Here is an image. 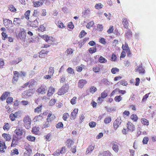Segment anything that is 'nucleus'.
I'll return each instance as SVG.
<instances>
[{
  "label": "nucleus",
  "mask_w": 156,
  "mask_h": 156,
  "mask_svg": "<svg viewBox=\"0 0 156 156\" xmlns=\"http://www.w3.org/2000/svg\"><path fill=\"white\" fill-rule=\"evenodd\" d=\"M94 24V23L93 21H91L88 23L86 25L87 28L90 29L91 27Z\"/></svg>",
  "instance_id": "bf43d9fd"
},
{
  "label": "nucleus",
  "mask_w": 156,
  "mask_h": 156,
  "mask_svg": "<svg viewBox=\"0 0 156 156\" xmlns=\"http://www.w3.org/2000/svg\"><path fill=\"white\" fill-rule=\"evenodd\" d=\"M101 97L102 98H105L108 96V94L105 91H104L101 94Z\"/></svg>",
  "instance_id": "69168bd1"
},
{
  "label": "nucleus",
  "mask_w": 156,
  "mask_h": 156,
  "mask_svg": "<svg viewBox=\"0 0 156 156\" xmlns=\"http://www.w3.org/2000/svg\"><path fill=\"white\" fill-rule=\"evenodd\" d=\"M23 126L26 129H29L30 128L32 121L29 115H25L23 118Z\"/></svg>",
  "instance_id": "f257e3e1"
},
{
  "label": "nucleus",
  "mask_w": 156,
  "mask_h": 156,
  "mask_svg": "<svg viewBox=\"0 0 156 156\" xmlns=\"http://www.w3.org/2000/svg\"><path fill=\"white\" fill-rule=\"evenodd\" d=\"M113 150L116 152H117L119 150V147L117 144H114L112 147Z\"/></svg>",
  "instance_id": "5fc2aeb1"
},
{
  "label": "nucleus",
  "mask_w": 156,
  "mask_h": 156,
  "mask_svg": "<svg viewBox=\"0 0 156 156\" xmlns=\"http://www.w3.org/2000/svg\"><path fill=\"white\" fill-rule=\"evenodd\" d=\"M33 5L34 7H38L43 4V1H33Z\"/></svg>",
  "instance_id": "f3484780"
},
{
  "label": "nucleus",
  "mask_w": 156,
  "mask_h": 156,
  "mask_svg": "<svg viewBox=\"0 0 156 156\" xmlns=\"http://www.w3.org/2000/svg\"><path fill=\"white\" fill-rule=\"evenodd\" d=\"M141 122L144 125L148 126L149 124L148 120L146 119L142 118L141 119Z\"/></svg>",
  "instance_id": "c85d7f7f"
},
{
  "label": "nucleus",
  "mask_w": 156,
  "mask_h": 156,
  "mask_svg": "<svg viewBox=\"0 0 156 156\" xmlns=\"http://www.w3.org/2000/svg\"><path fill=\"white\" fill-rule=\"evenodd\" d=\"M66 143L67 147L70 148L74 144V142L71 139L69 138L66 140Z\"/></svg>",
  "instance_id": "aec40b11"
},
{
  "label": "nucleus",
  "mask_w": 156,
  "mask_h": 156,
  "mask_svg": "<svg viewBox=\"0 0 156 156\" xmlns=\"http://www.w3.org/2000/svg\"><path fill=\"white\" fill-rule=\"evenodd\" d=\"M130 118L133 122H136L138 119L137 115L135 114H133L130 116Z\"/></svg>",
  "instance_id": "f704fd0d"
},
{
  "label": "nucleus",
  "mask_w": 156,
  "mask_h": 156,
  "mask_svg": "<svg viewBox=\"0 0 156 156\" xmlns=\"http://www.w3.org/2000/svg\"><path fill=\"white\" fill-rule=\"evenodd\" d=\"M50 122L48 120H46V121L44 122L43 124L44 128H47L50 125Z\"/></svg>",
  "instance_id": "49530a36"
},
{
  "label": "nucleus",
  "mask_w": 156,
  "mask_h": 156,
  "mask_svg": "<svg viewBox=\"0 0 156 156\" xmlns=\"http://www.w3.org/2000/svg\"><path fill=\"white\" fill-rule=\"evenodd\" d=\"M57 25L58 27L61 29H63L66 26L61 21H59L58 22Z\"/></svg>",
  "instance_id": "cd10ccee"
},
{
  "label": "nucleus",
  "mask_w": 156,
  "mask_h": 156,
  "mask_svg": "<svg viewBox=\"0 0 156 156\" xmlns=\"http://www.w3.org/2000/svg\"><path fill=\"white\" fill-rule=\"evenodd\" d=\"M127 127L129 131L133 132L135 129V126L130 122H128L126 124Z\"/></svg>",
  "instance_id": "6e6552de"
},
{
  "label": "nucleus",
  "mask_w": 156,
  "mask_h": 156,
  "mask_svg": "<svg viewBox=\"0 0 156 156\" xmlns=\"http://www.w3.org/2000/svg\"><path fill=\"white\" fill-rule=\"evenodd\" d=\"M67 26L71 30L73 29L74 27V25L72 22L69 23Z\"/></svg>",
  "instance_id": "052dcab7"
},
{
  "label": "nucleus",
  "mask_w": 156,
  "mask_h": 156,
  "mask_svg": "<svg viewBox=\"0 0 156 156\" xmlns=\"http://www.w3.org/2000/svg\"><path fill=\"white\" fill-rule=\"evenodd\" d=\"M42 104H41L35 108L34 112L35 113H39L41 112L42 110Z\"/></svg>",
  "instance_id": "b1692460"
},
{
  "label": "nucleus",
  "mask_w": 156,
  "mask_h": 156,
  "mask_svg": "<svg viewBox=\"0 0 156 156\" xmlns=\"http://www.w3.org/2000/svg\"><path fill=\"white\" fill-rule=\"evenodd\" d=\"M31 131L32 133L35 135H38L40 134V128L38 126H35L32 128Z\"/></svg>",
  "instance_id": "9b49d317"
},
{
  "label": "nucleus",
  "mask_w": 156,
  "mask_h": 156,
  "mask_svg": "<svg viewBox=\"0 0 156 156\" xmlns=\"http://www.w3.org/2000/svg\"><path fill=\"white\" fill-rule=\"evenodd\" d=\"M99 62L101 63H105L107 62V60L103 56H101L98 59Z\"/></svg>",
  "instance_id": "2f4dec72"
},
{
  "label": "nucleus",
  "mask_w": 156,
  "mask_h": 156,
  "mask_svg": "<svg viewBox=\"0 0 156 156\" xmlns=\"http://www.w3.org/2000/svg\"><path fill=\"white\" fill-rule=\"evenodd\" d=\"M54 72V69L53 67H51L49 68L48 73L52 76Z\"/></svg>",
  "instance_id": "79ce46f5"
},
{
  "label": "nucleus",
  "mask_w": 156,
  "mask_h": 156,
  "mask_svg": "<svg viewBox=\"0 0 156 156\" xmlns=\"http://www.w3.org/2000/svg\"><path fill=\"white\" fill-rule=\"evenodd\" d=\"M78 109V108H75L73 111L71 112V116L72 119H74L76 118L77 114Z\"/></svg>",
  "instance_id": "2eb2a0df"
},
{
  "label": "nucleus",
  "mask_w": 156,
  "mask_h": 156,
  "mask_svg": "<svg viewBox=\"0 0 156 156\" xmlns=\"http://www.w3.org/2000/svg\"><path fill=\"white\" fill-rule=\"evenodd\" d=\"M20 139L17 136L13 137L12 140V143L11 146V147H15L17 145V142Z\"/></svg>",
  "instance_id": "4468645a"
},
{
  "label": "nucleus",
  "mask_w": 156,
  "mask_h": 156,
  "mask_svg": "<svg viewBox=\"0 0 156 156\" xmlns=\"http://www.w3.org/2000/svg\"><path fill=\"white\" fill-rule=\"evenodd\" d=\"M148 138L147 136L144 137L143 140L142 142L144 144H147L148 142Z\"/></svg>",
  "instance_id": "13d9d810"
},
{
  "label": "nucleus",
  "mask_w": 156,
  "mask_h": 156,
  "mask_svg": "<svg viewBox=\"0 0 156 156\" xmlns=\"http://www.w3.org/2000/svg\"><path fill=\"white\" fill-rule=\"evenodd\" d=\"M55 91V89L52 86H50L49 87L48 92L47 93V96L50 97L52 96L54 93Z\"/></svg>",
  "instance_id": "ddd939ff"
},
{
  "label": "nucleus",
  "mask_w": 156,
  "mask_h": 156,
  "mask_svg": "<svg viewBox=\"0 0 156 156\" xmlns=\"http://www.w3.org/2000/svg\"><path fill=\"white\" fill-rule=\"evenodd\" d=\"M22 113L20 111L16 112L14 113H11L9 115V118L12 121H14L16 120L17 118H19L21 116Z\"/></svg>",
  "instance_id": "39448f33"
},
{
  "label": "nucleus",
  "mask_w": 156,
  "mask_h": 156,
  "mask_svg": "<svg viewBox=\"0 0 156 156\" xmlns=\"http://www.w3.org/2000/svg\"><path fill=\"white\" fill-rule=\"evenodd\" d=\"M41 37L47 42L50 40L51 38L50 37L48 36V35L46 34L42 35L41 36Z\"/></svg>",
  "instance_id": "a878e982"
},
{
  "label": "nucleus",
  "mask_w": 156,
  "mask_h": 156,
  "mask_svg": "<svg viewBox=\"0 0 156 156\" xmlns=\"http://www.w3.org/2000/svg\"><path fill=\"white\" fill-rule=\"evenodd\" d=\"M11 154L12 155H14L15 154L17 155L19 154L18 150L17 149L15 148L11 151Z\"/></svg>",
  "instance_id": "c03bdc74"
},
{
  "label": "nucleus",
  "mask_w": 156,
  "mask_h": 156,
  "mask_svg": "<svg viewBox=\"0 0 156 156\" xmlns=\"http://www.w3.org/2000/svg\"><path fill=\"white\" fill-rule=\"evenodd\" d=\"M103 7V5L101 3L96 4L95 5V8L97 9H102Z\"/></svg>",
  "instance_id": "58836bf2"
},
{
  "label": "nucleus",
  "mask_w": 156,
  "mask_h": 156,
  "mask_svg": "<svg viewBox=\"0 0 156 156\" xmlns=\"http://www.w3.org/2000/svg\"><path fill=\"white\" fill-rule=\"evenodd\" d=\"M122 23L124 27L126 29H128L129 22L127 19L126 18H123L122 19Z\"/></svg>",
  "instance_id": "6ab92c4d"
},
{
  "label": "nucleus",
  "mask_w": 156,
  "mask_h": 156,
  "mask_svg": "<svg viewBox=\"0 0 156 156\" xmlns=\"http://www.w3.org/2000/svg\"><path fill=\"white\" fill-rule=\"evenodd\" d=\"M9 9L10 11L12 12H15L16 11V9L12 5H9Z\"/></svg>",
  "instance_id": "8fccbe9b"
},
{
  "label": "nucleus",
  "mask_w": 156,
  "mask_h": 156,
  "mask_svg": "<svg viewBox=\"0 0 156 156\" xmlns=\"http://www.w3.org/2000/svg\"><path fill=\"white\" fill-rule=\"evenodd\" d=\"M3 23L5 26L9 30H11V28L13 26L12 21L8 19H4Z\"/></svg>",
  "instance_id": "423d86ee"
},
{
  "label": "nucleus",
  "mask_w": 156,
  "mask_h": 156,
  "mask_svg": "<svg viewBox=\"0 0 156 156\" xmlns=\"http://www.w3.org/2000/svg\"><path fill=\"white\" fill-rule=\"evenodd\" d=\"M3 128L4 130L8 131L10 128V126L9 124L8 123L5 122L3 127Z\"/></svg>",
  "instance_id": "72a5a7b5"
},
{
  "label": "nucleus",
  "mask_w": 156,
  "mask_h": 156,
  "mask_svg": "<svg viewBox=\"0 0 156 156\" xmlns=\"http://www.w3.org/2000/svg\"><path fill=\"white\" fill-rule=\"evenodd\" d=\"M14 133L16 135L20 137L19 139L22 138V136L23 134H25L26 132L25 129L22 127L19 126L17 127L16 129L14 131Z\"/></svg>",
  "instance_id": "7ed1b4c3"
},
{
  "label": "nucleus",
  "mask_w": 156,
  "mask_h": 156,
  "mask_svg": "<svg viewBox=\"0 0 156 156\" xmlns=\"http://www.w3.org/2000/svg\"><path fill=\"white\" fill-rule=\"evenodd\" d=\"M45 30L46 28L43 25H41L38 28V30L41 32H43L45 31Z\"/></svg>",
  "instance_id": "603ef678"
},
{
  "label": "nucleus",
  "mask_w": 156,
  "mask_h": 156,
  "mask_svg": "<svg viewBox=\"0 0 156 156\" xmlns=\"http://www.w3.org/2000/svg\"><path fill=\"white\" fill-rule=\"evenodd\" d=\"M122 98L120 95L117 96L114 98L115 101L116 102H119L122 100Z\"/></svg>",
  "instance_id": "a18cd8bd"
},
{
  "label": "nucleus",
  "mask_w": 156,
  "mask_h": 156,
  "mask_svg": "<svg viewBox=\"0 0 156 156\" xmlns=\"http://www.w3.org/2000/svg\"><path fill=\"white\" fill-rule=\"evenodd\" d=\"M90 92L92 94H94L97 90L96 88L94 86L91 87L90 89Z\"/></svg>",
  "instance_id": "6e6d98bb"
},
{
  "label": "nucleus",
  "mask_w": 156,
  "mask_h": 156,
  "mask_svg": "<svg viewBox=\"0 0 156 156\" xmlns=\"http://www.w3.org/2000/svg\"><path fill=\"white\" fill-rule=\"evenodd\" d=\"M21 23V20L20 18H15L14 19L13 23L15 25H18Z\"/></svg>",
  "instance_id": "393cba45"
},
{
  "label": "nucleus",
  "mask_w": 156,
  "mask_h": 156,
  "mask_svg": "<svg viewBox=\"0 0 156 156\" xmlns=\"http://www.w3.org/2000/svg\"><path fill=\"white\" fill-rule=\"evenodd\" d=\"M87 81L85 80H80L79 81L78 83V87L81 88H82L84 85L87 83Z\"/></svg>",
  "instance_id": "f8f14e48"
},
{
  "label": "nucleus",
  "mask_w": 156,
  "mask_h": 156,
  "mask_svg": "<svg viewBox=\"0 0 156 156\" xmlns=\"http://www.w3.org/2000/svg\"><path fill=\"white\" fill-rule=\"evenodd\" d=\"M100 70V67L99 66H97L94 67L93 68V70L95 73H98L99 72Z\"/></svg>",
  "instance_id": "864d4df0"
},
{
  "label": "nucleus",
  "mask_w": 156,
  "mask_h": 156,
  "mask_svg": "<svg viewBox=\"0 0 156 156\" xmlns=\"http://www.w3.org/2000/svg\"><path fill=\"white\" fill-rule=\"evenodd\" d=\"M26 33L24 30L22 29L19 34V36L21 39L24 38L26 37Z\"/></svg>",
  "instance_id": "4be33fe9"
},
{
  "label": "nucleus",
  "mask_w": 156,
  "mask_h": 156,
  "mask_svg": "<svg viewBox=\"0 0 156 156\" xmlns=\"http://www.w3.org/2000/svg\"><path fill=\"white\" fill-rule=\"evenodd\" d=\"M122 48L123 51H126L129 49L128 44L126 42H125L124 44H122Z\"/></svg>",
  "instance_id": "c756f323"
},
{
  "label": "nucleus",
  "mask_w": 156,
  "mask_h": 156,
  "mask_svg": "<svg viewBox=\"0 0 156 156\" xmlns=\"http://www.w3.org/2000/svg\"><path fill=\"white\" fill-rule=\"evenodd\" d=\"M27 139L29 141L34 142L36 138L34 136L31 135H28L27 136Z\"/></svg>",
  "instance_id": "c9c22d12"
},
{
  "label": "nucleus",
  "mask_w": 156,
  "mask_h": 156,
  "mask_svg": "<svg viewBox=\"0 0 156 156\" xmlns=\"http://www.w3.org/2000/svg\"><path fill=\"white\" fill-rule=\"evenodd\" d=\"M13 73L14 76H13L12 81L13 83H15L18 80L20 75L18 71H15Z\"/></svg>",
  "instance_id": "1a4fd4ad"
},
{
  "label": "nucleus",
  "mask_w": 156,
  "mask_h": 156,
  "mask_svg": "<svg viewBox=\"0 0 156 156\" xmlns=\"http://www.w3.org/2000/svg\"><path fill=\"white\" fill-rule=\"evenodd\" d=\"M66 52L67 53V54L71 55L73 53V50L72 48H69L67 49Z\"/></svg>",
  "instance_id": "774afa93"
},
{
  "label": "nucleus",
  "mask_w": 156,
  "mask_h": 156,
  "mask_svg": "<svg viewBox=\"0 0 156 156\" xmlns=\"http://www.w3.org/2000/svg\"><path fill=\"white\" fill-rule=\"evenodd\" d=\"M69 88V84H65L58 90L57 94L59 95H62L65 94L68 91Z\"/></svg>",
  "instance_id": "f03ea898"
},
{
  "label": "nucleus",
  "mask_w": 156,
  "mask_h": 156,
  "mask_svg": "<svg viewBox=\"0 0 156 156\" xmlns=\"http://www.w3.org/2000/svg\"><path fill=\"white\" fill-rule=\"evenodd\" d=\"M69 117V115L68 113H65L63 115L62 119L64 121H66L67 119Z\"/></svg>",
  "instance_id": "4d7b16f0"
},
{
  "label": "nucleus",
  "mask_w": 156,
  "mask_h": 156,
  "mask_svg": "<svg viewBox=\"0 0 156 156\" xmlns=\"http://www.w3.org/2000/svg\"><path fill=\"white\" fill-rule=\"evenodd\" d=\"M55 116L54 115L49 113L47 116L46 120H48L51 122L55 119Z\"/></svg>",
  "instance_id": "412c9836"
},
{
  "label": "nucleus",
  "mask_w": 156,
  "mask_h": 156,
  "mask_svg": "<svg viewBox=\"0 0 156 156\" xmlns=\"http://www.w3.org/2000/svg\"><path fill=\"white\" fill-rule=\"evenodd\" d=\"M43 119V117L41 115V114H40V115L35 116L34 119V122H39L42 120Z\"/></svg>",
  "instance_id": "5701e85b"
},
{
  "label": "nucleus",
  "mask_w": 156,
  "mask_h": 156,
  "mask_svg": "<svg viewBox=\"0 0 156 156\" xmlns=\"http://www.w3.org/2000/svg\"><path fill=\"white\" fill-rule=\"evenodd\" d=\"M111 121V118L110 117H108L105 118L104 122L105 124H108Z\"/></svg>",
  "instance_id": "09e8293b"
},
{
  "label": "nucleus",
  "mask_w": 156,
  "mask_h": 156,
  "mask_svg": "<svg viewBox=\"0 0 156 156\" xmlns=\"http://www.w3.org/2000/svg\"><path fill=\"white\" fill-rule=\"evenodd\" d=\"M103 29V27L102 24H98L97 27V30L99 31H102Z\"/></svg>",
  "instance_id": "3c124183"
},
{
  "label": "nucleus",
  "mask_w": 156,
  "mask_h": 156,
  "mask_svg": "<svg viewBox=\"0 0 156 156\" xmlns=\"http://www.w3.org/2000/svg\"><path fill=\"white\" fill-rule=\"evenodd\" d=\"M30 11L29 10H27L24 13L25 18L28 20L29 19V16L30 14Z\"/></svg>",
  "instance_id": "a19ab883"
},
{
  "label": "nucleus",
  "mask_w": 156,
  "mask_h": 156,
  "mask_svg": "<svg viewBox=\"0 0 156 156\" xmlns=\"http://www.w3.org/2000/svg\"><path fill=\"white\" fill-rule=\"evenodd\" d=\"M117 57L116 55L114 54L113 53L112 55L111 60L112 61H115L117 60Z\"/></svg>",
  "instance_id": "680f3d73"
},
{
  "label": "nucleus",
  "mask_w": 156,
  "mask_h": 156,
  "mask_svg": "<svg viewBox=\"0 0 156 156\" xmlns=\"http://www.w3.org/2000/svg\"><path fill=\"white\" fill-rule=\"evenodd\" d=\"M13 101V98L11 97H8L6 99V103L8 104H9L12 103Z\"/></svg>",
  "instance_id": "338daca9"
},
{
  "label": "nucleus",
  "mask_w": 156,
  "mask_h": 156,
  "mask_svg": "<svg viewBox=\"0 0 156 156\" xmlns=\"http://www.w3.org/2000/svg\"><path fill=\"white\" fill-rule=\"evenodd\" d=\"M2 136L5 141H9L11 140V135L9 133H3L2 134Z\"/></svg>",
  "instance_id": "dca6fc26"
},
{
  "label": "nucleus",
  "mask_w": 156,
  "mask_h": 156,
  "mask_svg": "<svg viewBox=\"0 0 156 156\" xmlns=\"http://www.w3.org/2000/svg\"><path fill=\"white\" fill-rule=\"evenodd\" d=\"M22 58H16V59L13 60L12 62V64H17L19 62L21 61Z\"/></svg>",
  "instance_id": "473e14b6"
},
{
  "label": "nucleus",
  "mask_w": 156,
  "mask_h": 156,
  "mask_svg": "<svg viewBox=\"0 0 156 156\" xmlns=\"http://www.w3.org/2000/svg\"><path fill=\"white\" fill-rule=\"evenodd\" d=\"M122 120L120 117H118L114 122L113 126L114 129L116 130L120 125Z\"/></svg>",
  "instance_id": "0eeeda50"
},
{
  "label": "nucleus",
  "mask_w": 156,
  "mask_h": 156,
  "mask_svg": "<svg viewBox=\"0 0 156 156\" xmlns=\"http://www.w3.org/2000/svg\"><path fill=\"white\" fill-rule=\"evenodd\" d=\"M94 145H90L87 148L86 153H88L92 151L94 149Z\"/></svg>",
  "instance_id": "4c0bfd02"
},
{
  "label": "nucleus",
  "mask_w": 156,
  "mask_h": 156,
  "mask_svg": "<svg viewBox=\"0 0 156 156\" xmlns=\"http://www.w3.org/2000/svg\"><path fill=\"white\" fill-rule=\"evenodd\" d=\"M47 91V87L44 84H41L36 90V92L39 95L44 94Z\"/></svg>",
  "instance_id": "20e7f679"
},
{
  "label": "nucleus",
  "mask_w": 156,
  "mask_h": 156,
  "mask_svg": "<svg viewBox=\"0 0 156 156\" xmlns=\"http://www.w3.org/2000/svg\"><path fill=\"white\" fill-rule=\"evenodd\" d=\"M56 126L57 129H62L63 127V125L62 122H59L56 125Z\"/></svg>",
  "instance_id": "de8ad7c7"
},
{
  "label": "nucleus",
  "mask_w": 156,
  "mask_h": 156,
  "mask_svg": "<svg viewBox=\"0 0 156 156\" xmlns=\"http://www.w3.org/2000/svg\"><path fill=\"white\" fill-rule=\"evenodd\" d=\"M10 94V93L9 92L5 91L4 92L0 98V100L2 101L5 100L6 97L9 96Z\"/></svg>",
  "instance_id": "a211bd4d"
},
{
  "label": "nucleus",
  "mask_w": 156,
  "mask_h": 156,
  "mask_svg": "<svg viewBox=\"0 0 156 156\" xmlns=\"http://www.w3.org/2000/svg\"><path fill=\"white\" fill-rule=\"evenodd\" d=\"M6 148L5 142L2 141H0V152H4Z\"/></svg>",
  "instance_id": "9d476101"
},
{
  "label": "nucleus",
  "mask_w": 156,
  "mask_h": 156,
  "mask_svg": "<svg viewBox=\"0 0 156 156\" xmlns=\"http://www.w3.org/2000/svg\"><path fill=\"white\" fill-rule=\"evenodd\" d=\"M137 70L140 73L144 74L145 73V70L144 68H143L142 66H138L137 69Z\"/></svg>",
  "instance_id": "bb28decb"
},
{
  "label": "nucleus",
  "mask_w": 156,
  "mask_h": 156,
  "mask_svg": "<svg viewBox=\"0 0 156 156\" xmlns=\"http://www.w3.org/2000/svg\"><path fill=\"white\" fill-rule=\"evenodd\" d=\"M119 89L116 88L113 90L111 94V96H112L114 95L115 94H118V92L119 93Z\"/></svg>",
  "instance_id": "e2e57ef3"
},
{
  "label": "nucleus",
  "mask_w": 156,
  "mask_h": 156,
  "mask_svg": "<svg viewBox=\"0 0 156 156\" xmlns=\"http://www.w3.org/2000/svg\"><path fill=\"white\" fill-rule=\"evenodd\" d=\"M67 71L70 75H73L74 74V70L71 67H69L67 69Z\"/></svg>",
  "instance_id": "e433bc0d"
},
{
  "label": "nucleus",
  "mask_w": 156,
  "mask_h": 156,
  "mask_svg": "<svg viewBox=\"0 0 156 156\" xmlns=\"http://www.w3.org/2000/svg\"><path fill=\"white\" fill-rule=\"evenodd\" d=\"M76 99L77 98L76 97H73L71 100L70 103L73 105L75 104L76 102Z\"/></svg>",
  "instance_id": "0e129e2a"
},
{
  "label": "nucleus",
  "mask_w": 156,
  "mask_h": 156,
  "mask_svg": "<svg viewBox=\"0 0 156 156\" xmlns=\"http://www.w3.org/2000/svg\"><path fill=\"white\" fill-rule=\"evenodd\" d=\"M119 71V69L117 68H113L111 70V72L113 74H115Z\"/></svg>",
  "instance_id": "37998d69"
},
{
  "label": "nucleus",
  "mask_w": 156,
  "mask_h": 156,
  "mask_svg": "<svg viewBox=\"0 0 156 156\" xmlns=\"http://www.w3.org/2000/svg\"><path fill=\"white\" fill-rule=\"evenodd\" d=\"M38 25V22L37 19L31 22L30 24L31 26L34 27H37Z\"/></svg>",
  "instance_id": "7c9ffc66"
},
{
  "label": "nucleus",
  "mask_w": 156,
  "mask_h": 156,
  "mask_svg": "<svg viewBox=\"0 0 156 156\" xmlns=\"http://www.w3.org/2000/svg\"><path fill=\"white\" fill-rule=\"evenodd\" d=\"M97 51L96 47L90 48L89 50V52L91 54H93L95 52Z\"/></svg>",
  "instance_id": "ea45409f"
}]
</instances>
